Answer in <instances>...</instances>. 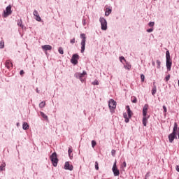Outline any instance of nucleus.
Listing matches in <instances>:
<instances>
[{
  "instance_id": "1",
  "label": "nucleus",
  "mask_w": 179,
  "mask_h": 179,
  "mask_svg": "<svg viewBox=\"0 0 179 179\" xmlns=\"http://www.w3.org/2000/svg\"><path fill=\"white\" fill-rule=\"evenodd\" d=\"M178 129V124H177V122H175L172 133L168 136L169 143H173V142H174V139H177Z\"/></svg>"
},
{
  "instance_id": "2",
  "label": "nucleus",
  "mask_w": 179,
  "mask_h": 179,
  "mask_svg": "<svg viewBox=\"0 0 179 179\" xmlns=\"http://www.w3.org/2000/svg\"><path fill=\"white\" fill-rule=\"evenodd\" d=\"M171 65H173V61L170 56V51L166 52V66L168 71H171Z\"/></svg>"
},
{
  "instance_id": "3",
  "label": "nucleus",
  "mask_w": 179,
  "mask_h": 179,
  "mask_svg": "<svg viewBox=\"0 0 179 179\" xmlns=\"http://www.w3.org/2000/svg\"><path fill=\"white\" fill-rule=\"evenodd\" d=\"M126 109L127 110V113H124L123 114V117L124 118V122L128 124V122H129V119L132 118V115L134 113H132V110H131V108L129 107V106L127 105L126 106Z\"/></svg>"
},
{
  "instance_id": "4",
  "label": "nucleus",
  "mask_w": 179,
  "mask_h": 179,
  "mask_svg": "<svg viewBox=\"0 0 179 179\" xmlns=\"http://www.w3.org/2000/svg\"><path fill=\"white\" fill-rule=\"evenodd\" d=\"M80 38H82L80 45H81V54H83L85 52V50L86 48V34H81Z\"/></svg>"
},
{
  "instance_id": "5",
  "label": "nucleus",
  "mask_w": 179,
  "mask_h": 179,
  "mask_svg": "<svg viewBox=\"0 0 179 179\" xmlns=\"http://www.w3.org/2000/svg\"><path fill=\"white\" fill-rule=\"evenodd\" d=\"M87 75V73H86V71H83V73H76L74 74V77L76 78V79H79L82 83L85 82V76Z\"/></svg>"
},
{
  "instance_id": "6",
  "label": "nucleus",
  "mask_w": 179,
  "mask_h": 179,
  "mask_svg": "<svg viewBox=\"0 0 179 179\" xmlns=\"http://www.w3.org/2000/svg\"><path fill=\"white\" fill-rule=\"evenodd\" d=\"M50 161L52 162L54 167H57V166H58V157H57V152H55L50 155Z\"/></svg>"
},
{
  "instance_id": "7",
  "label": "nucleus",
  "mask_w": 179,
  "mask_h": 179,
  "mask_svg": "<svg viewBox=\"0 0 179 179\" xmlns=\"http://www.w3.org/2000/svg\"><path fill=\"white\" fill-rule=\"evenodd\" d=\"M10 15H12V6L10 5L8 6L6 10H3V17H8Z\"/></svg>"
},
{
  "instance_id": "8",
  "label": "nucleus",
  "mask_w": 179,
  "mask_h": 179,
  "mask_svg": "<svg viewBox=\"0 0 179 179\" xmlns=\"http://www.w3.org/2000/svg\"><path fill=\"white\" fill-rule=\"evenodd\" d=\"M99 22L101 23V30H103V31L107 30V20H106L103 17H101L99 18Z\"/></svg>"
},
{
  "instance_id": "9",
  "label": "nucleus",
  "mask_w": 179,
  "mask_h": 179,
  "mask_svg": "<svg viewBox=\"0 0 179 179\" xmlns=\"http://www.w3.org/2000/svg\"><path fill=\"white\" fill-rule=\"evenodd\" d=\"M112 171L115 177H118V176H120V170L118 169V167H117V160H115L113 164Z\"/></svg>"
},
{
  "instance_id": "10",
  "label": "nucleus",
  "mask_w": 179,
  "mask_h": 179,
  "mask_svg": "<svg viewBox=\"0 0 179 179\" xmlns=\"http://www.w3.org/2000/svg\"><path fill=\"white\" fill-rule=\"evenodd\" d=\"M78 59H79V55L78 53L73 54L71 59V62L73 65H78Z\"/></svg>"
},
{
  "instance_id": "11",
  "label": "nucleus",
  "mask_w": 179,
  "mask_h": 179,
  "mask_svg": "<svg viewBox=\"0 0 179 179\" xmlns=\"http://www.w3.org/2000/svg\"><path fill=\"white\" fill-rule=\"evenodd\" d=\"M108 107L111 110V108L114 109L117 107V102L114 101V99H110L108 101Z\"/></svg>"
},
{
  "instance_id": "12",
  "label": "nucleus",
  "mask_w": 179,
  "mask_h": 179,
  "mask_svg": "<svg viewBox=\"0 0 179 179\" xmlns=\"http://www.w3.org/2000/svg\"><path fill=\"white\" fill-rule=\"evenodd\" d=\"M64 170H69L72 171L73 170V165L69 164V162H66L64 166Z\"/></svg>"
},
{
  "instance_id": "13",
  "label": "nucleus",
  "mask_w": 179,
  "mask_h": 179,
  "mask_svg": "<svg viewBox=\"0 0 179 179\" xmlns=\"http://www.w3.org/2000/svg\"><path fill=\"white\" fill-rule=\"evenodd\" d=\"M148 108H149L148 104H145L143 108V117H147L148 116Z\"/></svg>"
},
{
  "instance_id": "14",
  "label": "nucleus",
  "mask_w": 179,
  "mask_h": 179,
  "mask_svg": "<svg viewBox=\"0 0 179 179\" xmlns=\"http://www.w3.org/2000/svg\"><path fill=\"white\" fill-rule=\"evenodd\" d=\"M34 16H35V20L37 22H41V17H40V15H38V11H37V10H34Z\"/></svg>"
},
{
  "instance_id": "15",
  "label": "nucleus",
  "mask_w": 179,
  "mask_h": 179,
  "mask_svg": "<svg viewBox=\"0 0 179 179\" xmlns=\"http://www.w3.org/2000/svg\"><path fill=\"white\" fill-rule=\"evenodd\" d=\"M42 49L43 51H50L52 50V46L50 45H45L42 46Z\"/></svg>"
},
{
  "instance_id": "16",
  "label": "nucleus",
  "mask_w": 179,
  "mask_h": 179,
  "mask_svg": "<svg viewBox=\"0 0 179 179\" xmlns=\"http://www.w3.org/2000/svg\"><path fill=\"white\" fill-rule=\"evenodd\" d=\"M150 116H143V124L144 127H146L148 124V120H149Z\"/></svg>"
},
{
  "instance_id": "17",
  "label": "nucleus",
  "mask_w": 179,
  "mask_h": 179,
  "mask_svg": "<svg viewBox=\"0 0 179 179\" xmlns=\"http://www.w3.org/2000/svg\"><path fill=\"white\" fill-rule=\"evenodd\" d=\"M156 92H157V88L156 87V85H155V82H154L152 92H151L152 96H155V94H156Z\"/></svg>"
},
{
  "instance_id": "18",
  "label": "nucleus",
  "mask_w": 179,
  "mask_h": 179,
  "mask_svg": "<svg viewBox=\"0 0 179 179\" xmlns=\"http://www.w3.org/2000/svg\"><path fill=\"white\" fill-rule=\"evenodd\" d=\"M111 12H113V10L110 8H106L105 11V16H110Z\"/></svg>"
},
{
  "instance_id": "19",
  "label": "nucleus",
  "mask_w": 179,
  "mask_h": 179,
  "mask_svg": "<svg viewBox=\"0 0 179 179\" xmlns=\"http://www.w3.org/2000/svg\"><path fill=\"white\" fill-rule=\"evenodd\" d=\"M12 66H13V64H12L10 61L7 60L6 62V67L8 68V69H9Z\"/></svg>"
},
{
  "instance_id": "20",
  "label": "nucleus",
  "mask_w": 179,
  "mask_h": 179,
  "mask_svg": "<svg viewBox=\"0 0 179 179\" xmlns=\"http://www.w3.org/2000/svg\"><path fill=\"white\" fill-rule=\"evenodd\" d=\"M29 128V124H27V122H24L22 124V129H24V131H27Z\"/></svg>"
},
{
  "instance_id": "21",
  "label": "nucleus",
  "mask_w": 179,
  "mask_h": 179,
  "mask_svg": "<svg viewBox=\"0 0 179 179\" xmlns=\"http://www.w3.org/2000/svg\"><path fill=\"white\" fill-rule=\"evenodd\" d=\"M40 115L42 117V118L45 120V121H48V116H47V115H45L43 112L41 111Z\"/></svg>"
},
{
  "instance_id": "22",
  "label": "nucleus",
  "mask_w": 179,
  "mask_h": 179,
  "mask_svg": "<svg viewBox=\"0 0 179 179\" xmlns=\"http://www.w3.org/2000/svg\"><path fill=\"white\" fill-rule=\"evenodd\" d=\"M68 153L70 159H72V157H73V155H72V147L69 148Z\"/></svg>"
},
{
  "instance_id": "23",
  "label": "nucleus",
  "mask_w": 179,
  "mask_h": 179,
  "mask_svg": "<svg viewBox=\"0 0 179 179\" xmlns=\"http://www.w3.org/2000/svg\"><path fill=\"white\" fill-rule=\"evenodd\" d=\"M124 69H127L128 71H129V69H131V68H132V66H131V64H129V63L126 62V65L124 66Z\"/></svg>"
},
{
  "instance_id": "24",
  "label": "nucleus",
  "mask_w": 179,
  "mask_h": 179,
  "mask_svg": "<svg viewBox=\"0 0 179 179\" xmlns=\"http://www.w3.org/2000/svg\"><path fill=\"white\" fill-rule=\"evenodd\" d=\"M17 25L20 26V27H22L23 29V21H22V19L17 20Z\"/></svg>"
},
{
  "instance_id": "25",
  "label": "nucleus",
  "mask_w": 179,
  "mask_h": 179,
  "mask_svg": "<svg viewBox=\"0 0 179 179\" xmlns=\"http://www.w3.org/2000/svg\"><path fill=\"white\" fill-rule=\"evenodd\" d=\"M157 69H160V68H162V62H160V60H157Z\"/></svg>"
},
{
  "instance_id": "26",
  "label": "nucleus",
  "mask_w": 179,
  "mask_h": 179,
  "mask_svg": "<svg viewBox=\"0 0 179 179\" xmlns=\"http://www.w3.org/2000/svg\"><path fill=\"white\" fill-rule=\"evenodd\" d=\"M6 164L3 163L0 165V171H3V169H5Z\"/></svg>"
},
{
  "instance_id": "27",
  "label": "nucleus",
  "mask_w": 179,
  "mask_h": 179,
  "mask_svg": "<svg viewBox=\"0 0 179 179\" xmlns=\"http://www.w3.org/2000/svg\"><path fill=\"white\" fill-rule=\"evenodd\" d=\"M45 106V101H42L39 103L40 108H44Z\"/></svg>"
},
{
  "instance_id": "28",
  "label": "nucleus",
  "mask_w": 179,
  "mask_h": 179,
  "mask_svg": "<svg viewBox=\"0 0 179 179\" xmlns=\"http://www.w3.org/2000/svg\"><path fill=\"white\" fill-rule=\"evenodd\" d=\"M131 102L134 103L138 102V99L135 96H131Z\"/></svg>"
},
{
  "instance_id": "29",
  "label": "nucleus",
  "mask_w": 179,
  "mask_h": 179,
  "mask_svg": "<svg viewBox=\"0 0 179 179\" xmlns=\"http://www.w3.org/2000/svg\"><path fill=\"white\" fill-rule=\"evenodd\" d=\"M119 59H120V62H122L123 61H124V62H127V60L125 59V57H124V56H120L119 57Z\"/></svg>"
},
{
  "instance_id": "30",
  "label": "nucleus",
  "mask_w": 179,
  "mask_h": 179,
  "mask_svg": "<svg viewBox=\"0 0 179 179\" xmlns=\"http://www.w3.org/2000/svg\"><path fill=\"white\" fill-rule=\"evenodd\" d=\"M58 51H59V52L62 55H63V54H64V48H62V47L59 48Z\"/></svg>"
},
{
  "instance_id": "31",
  "label": "nucleus",
  "mask_w": 179,
  "mask_h": 179,
  "mask_svg": "<svg viewBox=\"0 0 179 179\" xmlns=\"http://www.w3.org/2000/svg\"><path fill=\"white\" fill-rule=\"evenodd\" d=\"M91 143H92V148H94L96 145H97V143L94 140H92Z\"/></svg>"
},
{
  "instance_id": "32",
  "label": "nucleus",
  "mask_w": 179,
  "mask_h": 179,
  "mask_svg": "<svg viewBox=\"0 0 179 179\" xmlns=\"http://www.w3.org/2000/svg\"><path fill=\"white\" fill-rule=\"evenodd\" d=\"M148 26H149L150 27H153V26H155V22H150L148 23Z\"/></svg>"
},
{
  "instance_id": "33",
  "label": "nucleus",
  "mask_w": 179,
  "mask_h": 179,
  "mask_svg": "<svg viewBox=\"0 0 179 179\" xmlns=\"http://www.w3.org/2000/svg\"><path fill=\"white\" fill-rule=\"evenodd\" d=\"M3 47H5V43L1 41L0 42V48L2 49V48H3Z\"/></svg>"
},
{
  "instance_id": "34",
  "label": "nucleus",
  "mask_w": 179,
  "mask_h": 179,
  "mask_svg": "<svg viewBox=\"0 0 179 179\" xmlns=\"http://www.w3.org/2000/svg\"><path fill=\"white\" fill-rule=\"evenodd\" d=\"M164 80H166V82H169V80H170V74H169L168 76H166L164 78Z\"/></svg>"
},
{
  "instance_id": "35",
  "label": "nucleus",
  "mask_w": 179,
  "mask_h": 179,
  "mask_svg": "<svg viewBox=\"0 0 179 179\" xmlns=\"http://www.w3.org/2000/svg\"><path fill=\"white\" fill-rule=\"evenodd\" d=\"M141 82H145V75L141 74Z\"/></svg>"
},
{
  "instance_id": "36",
  "label": "nucleus",
  "mask_w": 179,
  "mask_h": 179,
  "mask_svg": "<svg viewBox=\"0 0 179 179\" xmlns=\"http://www.w3.org/2000/svg\"><path fill=\"white\" fill-rule=\"evenodd\" d=\"M95 169L99 170V162L97 161L95 162Z\"/></svg>"
},
{
  "instance_id": "37",
  "label": "nucleus",
  "mask_w": 179,
  "mask_h": 179,
  "mask_svg": "<svg viewBox=\"0 0 179 179\" xmlns=\"http://www.w3.org/2000/svg\"><path fill=\"white\" fill-rule=\"evenodd\" d=\"M92 85H99V81H98L97 80H95L92 83Z\"/></svg>"
},
{
  "instance_id": "38",
  "label": "nucleus",
  "mask_w": 179,
  "mask_h": 179,
  "mask_svg": "<svg viewBox=\"0 0 179 179\" xmlns=\"http://www.w3.org/2000/svg\"><path fill=\"white\" fill-rule=\"evenodd\" d=\"M152 31H153V28H150V29H147L148 33H152Z\"/></svg>"
},
{
  "instance_id": "39",
  "label": "nucleus",
  "mask_w": 179,
  "mask_h": 179,
  "mask_svg": "<svg viewBox=\"0 0 179 179\" xmlns=\"http://www.w3.org/2000/svg\"><path fill=\"white\" fill-rule=\"evenodd\" d=\"M163 110L164 113H167V107H166V106H163Z\"/></svg>"
},
{
  "instance_id": "40",
  "label": "nucleus",
  "mask_w": 179,
  "mask_h": 179,
  "mask_svg": "<svg viewBox=\"0 0 179 179\" xmlns=\"http://www.w3.org/2000/svg\"><path fill=\"white\" fill-rule=\"evenodd\" d=\"M111 155H112V156H115V150H111Z\"/></svg>"
},
{
  "instance_id": "41",
  "label": "nucleus",
  "mask_w": 179,
  "mask_h": 179,
  "mask_svg": "<svg viewBox=\"0 0 179 179\" xmlns=\"http://www.w3.org/2000/svg\"><path fill=\"white\" fill-rule=\"evenodd\" d=\"M71 44H75V38L70 41Z\"/></svg>"
},
{
  "instance_id": "42",
  "label": "nucleus",
  "mask_w": 179,
  "mask_h": 179,
  "mask_svg": "<svg viewBox=\"0 0 179 179\" xmlns=\"http://www.w3.org/2000/svg\"><path fill=\"white\" fill-rule=\"evenodd\" d=\"M149 174H150V173L148 172V173L145 174L144 179H147L148 177H150V175H149Z\"/></svg>"
},
{
  "instance_id": "43",
  "label": "nucleus",
  "mask_w": 179,
  "mask_h": 179,
  "mask_svg": "<svg viewBox=\"0 0 179 179\" xmlns=\"http://www.w3.org/2000/svg\"><path fill=\"white\" fill-rule=\"evenodd\" d=\"M20 75H21V76L24 75V71L21 70V71H20Z\"/></svg>"
},
{
  "instance_id": "44",
  "label": "nucleus",
  "mask_w": 179,
  "mask_h": 179,
  "mask_svg": "<svg viewBox=\"0 0 179 179\" xmlns=\"http://www.w3.org/2000/svg\"><path fill=\"white\" fill-rule=\"evenodd\" d=\"M176 170L178 171V173H179V165H176Z\"/></svg>"
},
{
  "instance_id": "45",
  "label": "nucleus",
  "mask_w": 179,
  "mask_h": 179,
  "mask_svg": "<svg viewBox=\"0 0 179 179\" xmlns=\"http://www.w3.org/2000/svg\"><path fill=\"white\" fill-rule=\"evenodd\" d=\"M83 26L86 25V20L85 19L83 20Z\"/></svg>"
},
{
  "instance_id": "46",
  "label": "nucleus",
  "mask_w": 179,
  "mask_h": 179,
  "mask_svg": "<svg viewBox=\"0 0 179 179\" xmlns=\"http://www.w3.org/2000/svg\"><path fill=\"white\" fill-rule=\"evenodd\" d=\"M122 164L123 167H127V162H124Z\"/></svg>"
},
{
  "instance_id": "47",
  "label": "nucleus",
  "mask_w": 179,
  "mask_h": 179,
  "mask_svg": "<svg viewBox=\"0 0 179 179\" xmlns=\"http://www.w3.org/2000/svg\"><path fill=\"white\" fill-rule=\"evenodd\" d=\"M152 66H155L156 65V63H155V61H152Z\"/></svg>"
},
{
  "instance_id": "48",
  "label": "nucleus",
  "mask_w": 179,
  "mask_h": 179,
  "mask_svg": "<svg viewBox=\"0 0 179 179\" xmlns=\"http://www.w3.org/2000/svg\"><path fill=\"white\" fill-rule=\"evenodd\" d=\"M16 125H17V127H20V123L17 122V123L16 124Z\"/></svg>"
},
{
  "instance_id": "49",
  "label": "nucleus",
  "mask_w": 179,
  "mask_h": 179,
  "mask_svg": "<svg viewBox=\"0 0 179 179\" xmlns=\"http://www.w3.org/2000/svg\"><path fill=\"white\" fill-rule=\"evenodd\" d=\"M36 93H40V91L38 90V88L36 89Z\"/></svg>"
},
{
  "instance_id": "50",
  "label": "nucleus",
  "mask_w": 179,
  "mask_h": 179,
  "mask_svg": "<svg viewBox=\"0 0 179 179\" xmlns=\"http://www.w3.org/2000/svg\"><path fill=\"white\" fill-rule=\"evenodd\" d=\"M153 1H157V0H153Z\"/></svg>"
}]
</instances>
